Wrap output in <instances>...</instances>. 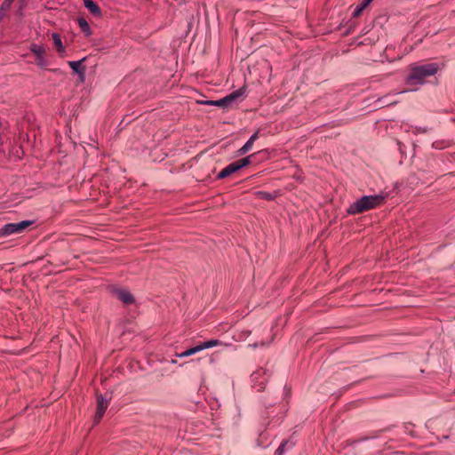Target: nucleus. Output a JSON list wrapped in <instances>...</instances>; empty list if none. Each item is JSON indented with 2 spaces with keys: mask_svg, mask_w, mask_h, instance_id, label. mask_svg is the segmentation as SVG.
I'll use <instances>...</instances> for the list:
<instances>
[{
  "mask_svg": "<svg viewBox=\"0 0 455 455\" xmlns=\"http://www.w3.org/2000/svg\"><path fill=\"white\" fill-rule=\"evenodd\" d=\"M267 380V377L263 369H258L251 375L252 387L257 391H262L264 389Z\"/></svg>",
  "mask_w": 455,
  "mask_h": 455,
  "instance_id": "0eeeda50",
  "label": "nucleus"
},
{
  "mask_svg": "<svg viewBox=\"0 0 455 455\" xmlns=\"http://www.w3.org/2000/svg\"><path fill=\"white\" fill-rule=\"evenodd\" d=\"M367 2H371L372 0H366Z\"/></svg>",
  "mask_w": 455,
  "mask_h": 455,
  "instance_id": "5701e85b",
  "label": "nucleus"
},
{
  "mask_svg": "<svg viewBox=\"0 0 455 455\" xmlns=\"http://www.w3.org/2000/svg\"><path fill=\"white\" fill-rule=\"evenodd\" d=\"M104 413H105L104 411H99V410L97 409V411H96V414H95V417H94V422H95V424H97V423L101 419V418L103 417Z\"/></svg>",
  "mask_w": 455,
  "mask_h": 455,
  "instance_id": "6ab92c4d",
  "label": "nucleus"
},
{
  "mask_svg": "<svg viewBox=\"0 0 455 455\" xmlns=\"http://www.w3.org/2000/svg\"><path fill=\"white\" fill-rule=\"evenodd\" d=\"M442 66L437 62L412 65L405 80L406 84L410 87L406 92L416 91L419 86L426 83L427 78L435 76L442 68Z\"/></svg>",
  "mask_w": 455,
  "mask_h": 455,
  "instance_id": "f257e3e1",
  "label": "nucleus"
},
{
  "mask_svg": "<svg viewBox=\"0 0 455 455\" xmlns=\"http://www.w3.org/2000/svg\"><path fill=\"white\" fill-rule=\"evenodd\" d=\"M85 8L90 12V13L99 16L100 14V9L99 5L93 2L92 0H83Z\"/></svg>",
  "mask_w": 455,
  "mask_h": 455,
  "instance_id": "f8f14e48",
  "label": "nucleus"
},
{
  "mask_svg": "<svg viewBox=\"0 0 455 455\" xmlns=\"http://www.w3.org/2000/svg\"><path fill=\"white\" fill-rule=\"evenodd\" d=\"M78 24L81 28H89V24L84 18H79Z\"/></svg>",
  "mask_w": 455,
  "mask_h": 455,
  "instance_id": "a211bd4d",
  "label": "nucleus"
},
{
  "mask_svg": "<svg viewBox=\"0 0 455 455\" xmlns=\"http://www.w3.org/2000/svg\"><path fill=\"white\" fill-rule=\"evenodd\" d=\"M245 94H246V87L243 86L220 100H206L202 103L208 105V106H216V107H220V108H230V107L234 106L235 104H236L237 102L241 101L245 97Z\"/></svg>",
  "mask_w": 455,
  "mask_h": 455,
  "instance_id": "7ed1b4c3",
  "label": "nucleus"
},
{
  "mask_svg": "<svg viewBox=\"0 0 455 455\" xmlns=\"http://www.w3.org/2000/svg\"><path fill=\"white\" fill-rule=\"evenodd\" d=\"M19 4V12H21L25 9L27 5V0H18Z\"/></svg>",
  "mask_w": 455,
  "mask_h": 455,
  "instance_id": "aec40b11",
  "label": "nucleus"
},
{
  "mask_svg": "<svg viewBox=\"0 0 455 455\" xmlns=\"http://www.w3.org/2000/svg\"><path fill=\"white\" fill-rule=\"evenodd\" d=\"M114 294L118 299L123 301L124 304H132L134 301L132 293L125 289H116L114 291Z\"/></svg>",
  "mask_w": 455,
  "mask_h": 455,
  "instance_id": "6e6552de",
  "label": "nucleus"
},
{
  "mask_svg": "<svg viewBox=\"0 0 455 455\" xmlns=\"http://www.w3.org/2000/svg\"><path fill=\"white\" fill-rule=\"evenodd\" d=\"M51 40H52L53 45L56 48V51L58 52V53L61 57L66 56L65 46L61 41L60 36L57 33H52L51 35Z\"/></svg>",
  "mask_w": 455,
  "mask_h": 455,
  "instance_id": "1a4fd4ad",
  "label": "nucleus"
},
{
  "mask_svg": "<svg viewBox=\"0 0 455 455\" xmlns=\"http://www.w3.org/2000/svg\"><path fill=\"white\" fill-rule=\"evenodd\" d=\"M251 156H249L247 157L240 159L237 162L228 164L218 174V178H220V179L227 178L228 176H229L230 174L234 173L235 172L240 170L241 168L247 166L248 164H251L250 159Z\"/></svg>",
  "mask_w": 455,
  "mask_h": 455,
  "instance_id": "20e7f679",
  "label": "nucleus"
},
{
  "mask_svg": "<svg viewBox=\"0 0 455 455\" xmlns=\"http://www.w3.org/2000/svg\"><path fill=\"white\" fill-rule=\"evenodd\" d=\"M31 221L24 220L19 223L6 224L0 229V235H9L12 234L20 233L23 230H25L29 225H31Z\"/></svg>",
  "mask_w": 455,
  "mask_h": 455,
  "instance_id": "423d86ee",
  "label": "nucleus"
},
{
  "mask_svg": "<svg viewBox=\"0 0 455 455\" xmlns=\"http://www.w3.org/2000/svg\"><path fill=\"white\" fill-rule=\"evenodd\" d=\"M108 406V400L104 399L101 395H99L97 396V409L99 411H106L107 408Z\"/></svg>",
  "mask_w": 455,
  "mask_h": 455,
  "instance_id": "4468645a",
  "label": "nucleus"
},
{
  "mask_svg": "<svg viewBox=\"0 0 455 455\" xmlns=\"http://www.w3.org/2000/svg\"><path fill=\"white\" fill-rule=\"evenodd\" d=\"M287 444H288V442H284V443H283L279 446V448L277 449L276 453H277L278 455H282V454H283V451H284V447H285Z\"/></svg>",
  "mask_w": 455,
  "mask_h": 455,
  "instance_id": "412c9836",
  "label": "nucleus"
},
{
  "mask_svg": "<svg viewBox=\"0 0 455 455\" xmlns=\"http://www.w3.org/2000/svg\"><path fill=\"white\" fill-rule=\"evenodd\" d=\"M30 51L35 55L36 64L41 68H46L49 65V61L45 57V47L41 44H32L30 45Z\"/></svg>",
  "mask_w": 455,
  "mask_h": 455,
  "instance_id": "39448f33",
  "label": "nucleus"
},
{
  "mask_svg": "<svg viewBox=\"0 0 455 455\" xmlns=\"http://www.w3.org/2000/svg\"><path fill=\"white\" fill-rule=\"evenodd\" d=\"M200 351H201V348H199V346L197 345V346H196L194 347H191V348H189V349H188V350H186V351H184V352H182L180 354H177V356L180 357V358L187 357V356H190L192 355H195V354H196V353H198Z\"/></svg>",
  "mask_w": 455,
  "mask_h": 455,
  "instance_id": "dca6fc26",
  "label": "nucleus"
},
{
  "mask_svg": "<svg viewBox=\"0 0 455 455\" xmlns=\"http://www.w3.org/2000/svg\"><path fill=\"white\" fill-rule=\"evenodd\" d=\"M259 138V132H256L253 133L251 138L248 140V141L239 149L238 153L240 156L244 155L247 153L251 148L255 140Z\"/></svg>",
  "mask_w": 455,
  "mask_h": 455,
  "instance_id": "9b49d317",
  "label": "nucleus"
},
{
  "mask_svg": "<svg viewBox=\"0 0 455 455\" xmlns=\"http://www.w3.org/2000/svg\"><path fill=\"white\" fill-rule=\"evenodd\" d=\"M371 2H367L366 0H363L361 4H359L353 12V16L356 17L360 15V13L364 10V8L370 4Z\"/></svg>",
  "mask_w": 455,
  "mask_h": 455,
  "instance_id": "f3484780",
  "label": "nucleus"
},
{
  "mask_svg": "<svg viewBox=\"0 0 455 455\" xmlns=\"http://www.w3.org/2000/svg\"><path fill=\"white\" fill-rule=\"evenodd\" d=\"M426 132V130H425V129H423V130L416 129L415 132Z\"/></svg>",
  "mask_w": 455,
  "mask_h": 455,
  "instance_id": "4be33fe9",
  "label": "nucleus"
},
{
  "mask_svg": "<svg viewBox=\"0 0 455 455\" xmlns=\"http://www.w3.org/2000/svg\"><path fill=\"white\" fill-rule=\"evenodd\" d=\"M219 344H220V340H218V339H211V340L200 343L198 346H199V348H201V351H202L204 349H207V348H211V347H216Z\"/></svg>",
  "mask_w": 455,
  "mask_h": 455,
  "instance_id": "2eb2a0df",
  "label": "nucleus"
},
{
  "mask_svg": "<svg viewBox=\"0 0 455 455\" xmlns=\"http://www.w3.org/2000/svg\"><path fill=\"white\" fill-rule=\"evenodd\" d=\"M12 3H15V7L17 8V12L19 14H22V12H19V4L18 0H4L0 7V19L6 15L7 12L10 10Z\"/></svg>",
  "mask_w": 455,
  "mask_h": 455,
  "instance_id": "9d476101",
  "label": "nucleus"
},
{
  "mask_svg": "<svg viewBox=\"0 0 455 455\" xmlns=\"http://www.w3.org/2000/svg\"><path fill=\"white\" fill-rule=\"evenodd\" d=\"M84 60V59L78 60V61H69L68 65L73 69L74 72L84 75V68L82 66V62Z\"/></svg>",
  "mask_w": 455,
  "mask_h": 455,
  "instance_id": "ddd939ff",
  "label": "nucleus"
},
{
  "mask_svg": "<svg viewBox=\"0 0 455 455\" xmlns=\"http://www.w3.org/2000/svg\"><path fill=\"white\" fill-rule=\"evenodd\" d=\"M383 201L384 196L381 195L365 196L354 202L349 206L347 212L350 214H358L380 205Z\"/></svg>",
  "mask_w": 455,
  "mask_h": 455,
  "instance_id": "f03ea898",
  "label": "nucleus"
}]
</instances>
